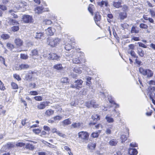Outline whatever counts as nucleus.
Wrapping results in <instances>:
<instances>
[{
  "label": "nucleus",
  "instance_id": "nucleus-24",
  "mask_svg": "<svg viewBox=\"0 0 155 155\" xmlns=\"http://www.w3.org/2000/svg\"><path fill=\"white\" fill-rule=\"evenodd\" d=\"M119 16L120 19H123L127 17V13L126 12H120Z\"/></svg>",
  "mask_w": 155,
  "mask_h": 155
},
{
  "label": "nucleus",
  "instance_id": "nucleus-30",
  "mask_svg": "<svg viewBox=\"0 0 155 155\" xmlns=\"http://www.w3.org/2000/svg\"><path fill=\"white\" fill-rule=\"evenodd\" d=\"M128 53L129 54H130L131 56L134 57V58H137V57L136 56V55L135 52L134 51L132 50H130V49H128Z\"/></svg>",
  "mask_w": 155,
  "mask_h": 155
},
{
  "label": "nucleus",
  "instance_id": "nucleus-57",
  "mask_svg": "<svg viewBox=\"0 0 155 155\" xmlns=\"http://www.w3.org/2000/svg\"><path fill=\"white\" fill-rule=\"evenodd\" d=\"M3 106L2 105H0V114H4L5 113V111L3 110Z\"/></svg>",
  "mask_w": 155,
  "mask_h": 155
},
{
  "label": "nucleus",
  "instance_id": "nucleus-47",
  "mask_svg": "<svg viewBox=\"0 0 155 155\" xmlns=\"http://www.w3.org/2000/svg\"><path fill=\"white\" fill-rule=\"evenodd\" d=\"M54 120L55 121L60 120L62 119V117L60 116H57L53 117Z\"/></svg>",
  "mask_w": 155,
  "mask_h": 155
},
{
  "label": "nucleus",
  "instance_id": "nucleus-7",
  "mask_svg": "<svg viewBox=\"0 0 155 155\" xmlns=\"http://www.w3.org/2000/svg\"><path fill=\"white\" fill-rule=\"evenodd\" d=\"M22 20L24 22L28 23L32 22L33 19L31 16L26 15H24Z\"/></svg>",
  "mask_w": 155,
  "mask_h": 155
},
{
  "label": "nucleus",
  "instance_id": "nucleus-37",
  "mask_svg": "<svg viewBox=\"0 0 155 155\" xmlns=\"http://www.w3.org/2000/svg\"><path fill=\"white\" fill-rule=\"evenodd\" d=\"M139 26L140 28L144 29H146L148 27V26L147 25L143 23H141Z\"/></svg>",
  "mask_w": 155,
  "mask_h": 155
},
{
  "label": "nucleus",
  "instance_id": "nucleus-43",
  "mask_svg": "<svg viewBox=\"0 0 155 155\" xmlns=\"http://www.w3.org/2000/svg\"><path fill=\"white\" fill-rule=\"evenodd\" d=\"M25 145V143L23 142H17L16 144V146L17 147H21Z\"/></svg>",
  "mask_w": 155,
  "mask_h": 155
},
{
  "label": "nucleus",
  "instance_id": "nucleus-45",
  "mask_svg": "<svg viewBox=\"0 0 155 155\" xmlns=\"http://www.w3.org/2000/svg\"><path fill=\"white\" fill-rule=\"evenodd\" d=\"M21 58L23 59H26L28 58V56L25 54H21L20 55Z\"/></svg>",
  "mask_w": 155,
  "mask_h": 155
},
{
  "label": "nucleus",
  "instance_id": "nucleus-54",
  "mask_svg": "<svg viewBox=\"0 0 155 155\" xmlns=\"http://www.w3.org/2000/svg\"><path fill=\"white\" fill-rule=\"evenodd\" d=\"M127 137L124 134L122 135L121 137V139L122 140V142H124L127 140Z\"/></svg>",
  "mask_w": 155,
  "mask_h": 155
},
{
  "label": "nucleus",
  "instance_id": "nucleus-61",
  "mask_svg": "<svg viewBox=\"0 0 155 155\" xmlns=\"http://www.w3.org/2000/svg\"><path fill=\"white\" fill-rule=\"evenodd\" d=\"M30 94L31 95H36L38 94V92L35 91H31Z\"/></svg>",
  "mask_w": 155,
  "mask_h": 155
},
{
  "label": "nucleus",
  "instance_id": "nucleus-64",
  "mask_svg": "<svg viewBox=\"0 0 155 155\" xmlns=\"http://www.w3.org/2000/svg\"><path fill=\"white\" fill-rule=\"evenodd\" d=\"M105 133L107 134H110L111 133V130L110 129V128H107Z\"/></svg>",
  "mask_w": 155,
  "mask_h": 155
},
{
  "label": "nucleus",
  "instance_id": "nucleus-25",
  "mask_svg": "<svg viewBox=\"0 0 155 155\" xmlns=\"http://www.w3.org/2000/svg\"><path fill=\"white\" fill-rule=\"evenodd\" d=\"M54 110L51 109L47 110L45 113V114L48 116H50L54 113Z\"/></svg>",
  "mask_w": 155,
  "mask_h": 155
},
{
  "label": "nucleus",
  "instance_id": "nucleus-14",
  "mask_svg": "<svg viewBox=\"0 0 155 155\" xmlns=\"http://www.w3.org/2000/svg\"><path fill=\"white\" fill-rule=\"evenodd\" d=\"M128 152L130 155H136L138 153L136 149L131 148L129 149Z\"/></svg>",
  "mask_w": 155,
  "mask_h": 155
},
{
  "label": "nucleus",
  "instance_id": "nucleus-12",
  "mask_svg": "<svg viewBox=\"0 0 155 155\" xmlns=\"http://www.w3.org/2000/svg\"><path fill=\"white\" fill-rule=\"evenodd\" d=\"M49 57L51 59L56 60H59L60 57L58 56L56 54L54 53L49 54Z\"/></svg>",
  "mask_w": 155,
  "mask_h": 155
},
{
  "label": "nucleus",
  "instance_id": "nucleus-33",
  "mask_svg": "<svg viewBox=\"0 0 155 155\" xmlns=\"http://www.w3.org/2000/svg\"><path fill=\"white\" fill-rule=\"evenodd\" d=\"M139 30L134 26H133L131 29V32L132 33H138L139 32Z\"/></svg>",
  "mask_w": 155,
  "mask_h": 155
},
{
  "label": "nucleus",
  "instance_id": "nucleus-56",
  "mask_svg": "<svg viewBox=\"0 0 155 155\" xmlns=\"http://www.w3.org/2000/svg\"><path fill=\"white\" fill-rule=\"evenodd\" d=\"M61 81L62 83H66L68 81V78H62L61 79Z\"/></svg>",
  "mask_w": 155,
  "mask_h": 155
},
{
  "label": "nucleus",
  "instance_id": "nucleus-5",
  "mask_svg": "<svg viewBox=\"0 0 155 155\" xmlns=\"http://www.w3.org/2000/svg\"><path fill=\"white\" fill-rule=\"evenodd\" d=\"M89 134L86 132L81 131L78 133V138L83 140H87L88 139Z\"/></svg>",
  "mask_w": 155,
  "mask_h": 155
},
{
  "label": "nucleus",
  "instance_id": "nucleus-52",
  "mask_svg": "<svg viewBox=\"0 0 155 155\" xmlns=\"http://www.w3.org/2000/svg\"><path fill=\"white\" fill-rule=\"evenodd\" d=\"M112 155H123L121 151L120 150H116Z\"/></svg>",
  "mask_w": 155,
  "mask_h": 155
},
{
  "label": "nucleus",
  "instance_id": "nucleus-11",
  "mask_svg": "<svg viewBox=\"0 0 155 155\" xmlns=\"http://www.w3.org/2000/svg\"><path fill=\"white\" fill-rule=\"evenodd\" d=\"M26 6V3L25 2H21L19 3L16 4L15 6V8L18 9H19L20 8H23L24 7Z\"/></svg>",
  "mask_w": 155,
  "mask_h": 155
},
{
  "label": "nucleus",
  "instance_id": "nucleus-6",
  "mask_svg": "<svg viewBox=\"0 0 155 155\" xmlns=\"http://www.w3.org/2000/svg\"><path fill=\"white\" fill-rule=\"evenodd\" d=\"M49 102L48 101L41 102L38 103L37 106V108L39 110H42L45 108L46 106L48 105Z\"/></svg>",
  "mask_w": 155,
  "mask_h": 155
},
{
  "label": "nucleus",
  "instance_id": "nucleus-50",
  "mask_svg": "<svg viewBox=\"0 0 155 155\" xmlns=\"http://www.w3.org/2000/svg\"><path fill=\"white\" fill-rule=\"evenodd\" d=\"M15 144L12 143H7V146L9 148H12L14 147Z\"/></svg>",
  "mask_w": 155,
  "mask_h": 155
},
{
  "label": "nucleus",
  "instance_id": "nucleus-63",
  "mask_svg": "<svg viewBox=\"0 0 155 155\" xmlns=\"http://www.w3.org/2000/svg\"><path fill=\"white\" fill-rule=\"evenodd\" d=\"M150 85H155V80H151L148 83Z\"/></svg>",
  "mask_w": 155,
  "mask_h": 155
},
{
  "label": "nucleus",
  "instance_id": "nucleus-38",
  "mask_svg": "<svg viewBox=\"0 0 155 155\" xmlns=\"http://www.w3.org/2000/svg\"><path fill=\"white\" fill-rule=\"evenodd\" d=\"M65 49L67 51H70L72 48V46L70 44H68L65 45L64 47Z\"/></svg>",
  "mask_w": 155,
  "mask_h": 155
},
{
  "label": "nucleus",
  "instance_id": "nucleus-58",
  "mask_svg": "<svg viewBox=\"0 0 155 155\" xmlns=\"http://www.w3.org/2000/svg\"><path fill=\"white\" fill-rule=\"evenodd\" d=\"M99 134L98 133H93L91 134L92 137L94 138L97 137H98Z\"/></svg>",
  "mask_w": 155,
  "mask_h": 155
},
{
  "label": "nucleus",
  "instance_id": "nucleus-55",
  "mask_svg": "<svg viewBox=\"0 0 155 155\" xmlns=\"http://www.w3.org/2000/svg\"><path fill=\"white\" fill-rule=\"evenodd\" d=\"M0 61L1 62L3 63V64L5 66H6V64H5V58L2 57V56H0Z\"/></svg>",
  "mask_w": 155,
  "mask_h": 155
},
{
  "label": "nucleus",
  "instance_id": "nucleus-2",
  "mask_svg": "<svg viewBox=\"0 0 155 155\" xmlns=\"http://www.w3.org/2000/svg\"><path fill=\"white\" fill-rule=\"evenodd\" d=\"M46 40L47 44L52 47L56 46L61 41V39L58 38L48 37L46 39Z\"/></svg>",
  "mask_w": 155,
  "mask_h": 155
},
{
  "label": "nucleus",
  "instance_id": "nucleus-49",
  "mask_svg": "<svg viewBox=\"0 0 155 155\" xmlns=\"http://www.w3.org/2000/svg\"><path fill=\"white\" fill-rule=\"evenodd\" d=\"M149 12L152 17L153 18L155 17V11L152 10L150 9Z\"/></svg>",
  "mask_w": 155,
  "mask_h": 155
},
{
  "label": "nucleus",
  "instance_id": "nucleus-53",
  "mask_svg": "<svg viewBox=\"0 0 155 155\" xmlns=\"http://www.w3.org/2000/svg\"><path fill=\"white\" fill-rule=\"evenodd\" d=\"M33 132L36 134H39L41 132V130L38 128L33 129Z\"/></svg>",
  "mask_w": 155,
  "mask_h": 155
},
{
  "label": "nucleus",
  "instance_id": "nucleus-17",
  "mask_svg": "<svg viewBox=\"0 0 155 155\" xmlns=\"http://www.w3.org/2000/svg\"><path fill=\"white\" fill-rule=\"evenodd\" d=\"M35 37L37 39H40L44 37V33L39 32L36 33Z\"/></svg>",
  "mask_w": 155,
  "mask_h": 155
},
{
  "label": "nucleus",
  "instance_id": "nucleus-15",
  "mask_svg": "<svg viewBox=\"0 0 155 155\" xmlns=\"http://www.w3.org/2000/svg\"><path fill=\"white\" fill-rule=\"evenodd\" d=\"M25 148L26 149L33 150L35 149L34 146L32 144L30 143H27L25 144Z\"/></svg>",
  "mask_w": 155,
  "mask_h": 155
},
{
  "label": "nucleus",
  "instance_id": "nucleus-21",
  "mask_svg": "<svg viewBox=\"0 0 155 155\" xmlns=\"http://www.w3.org/2000/svg\"><path fill=\"white\" fill-rule=\"evenodd\" d=\"M81 67H75L73 69V71L75 73L78 74H81L82 72Z\"/></svg>",
  "mask_w": 155,
  "mask_h": 155
},
{
  "label": "nucleus",
  "instance_id": "nucleus-60",
  "mask_svg": "<svg viewBox=\"0 0 155 155\" xmlns=\"http://www.w3.org/2000/svg\"><path fill=\"white\" fill-rule=\"evenodd\" d=\"M138 44L140 47H142L144 48H147V46L142 42H138Z\"/></svg>",
  "mask_w": 155,
  "mask_h": 155
},
{
  "label": "nucleus",
  "instance_id": "nucleus-26",
  "mask_svg": "<svg viewBox=\"0 0 155 155\" xmlns=\"http://www.w3.org/2000/svg\"><path fill=\"white\" fill-rule=\"evenodd\" d=\"M92 119L94 120L97 121L100 120V117L99 115L94 114L91 117Z\"/></svg>",
  "mask_w": 155,
  "mask_h": 155
},
{
  "label": "nucleus",
  "instance_id": "nucleus-32",
  "mask_svg": "<svg viewBox=\"0 0 155 155\" xmlns=\"http://www.w3.org/2000/svg\"><path fill=\"white\" fill-rule=\"evenodd\" d=\"M81 124L80 123H74L72 124L71 126L74 128H78L81 127Z\"/></svg>",
  "mask_w": 155,
  "mask_h": 155
},
{
  "label": "nucleus",
  "instance_id": "nucleus-3",
  "mask_svg": "<svg viewBox=\"0 0 155 155\" xmlns=\"http://www.w3.org/2000/svg\"><path fill=\"white\" fill-rule=\"evenodd\" d=\"M139 71L140 73L144 76L146 77L147 78H150L152 77L153 75V71L149 69H144L142 68L139 69Z\"/></svg>",
  "mask_w": 155,
  "mask_h": 155
},
{
  "label": "nucleus",
  "instance_id": "nucleus-28",
  "mask_svg": "<svg viewBox=\"0 0 155 155\" xmlns=\"http://www.w3.org/2000/svg\"><path fill=\"white\" fill-rule=\"evenodd\" d=\"M62 123L63 124V125L64 126L70 124L71 122L69 119H68L63 121Z\"/></svg>",
  "mask_w": 155,
  "mask_h": 155
},
{
  "label": "nucleus",
  "instance_id": "nucleus-9",
  "mask_svg": "<svg viewBox=\"0 0 155 155\" xmlns=\"http://www.w3.org/2000/svg\"><path fill=\"white\" fill-rule=\"evenodd\" d=\"M46 33L48 35L52 36L54 34L55 30L53 27H50L45 30Z\"/></svg>",
  "mask_w": 155,
  "mask_h": 155
},
{
  "label": "nucleus",
  "instance_id": "nucleus-35",
  "mask_svg": "<svg viewBox=\"0 0 155 155\" xmlns=\"http://www.w3.org/2000/svg\"><path fill=\"white\" fill-rule=\"evenodd\" d=\"M21 69H27L29 67V66L28 64H22L20 65Z\"/></svg>",
  "mask_w": 155,
  "mask_h": 155
},
{
  "label": "nucleus",
  "instance_id": "nucleus-18",
  "mask_svg": "<svg viewBox=\"0 0 155 155\" xmlns=\"http://www.w3.org/2000/svg\"><path fill=\"white\" fill-rule=\"evenodd\" d=\"M121 3L120 2H113V6L117 8H119L121 7Z\"/></svg>",
  "mask_w": 155,
  "mask_h": 155
},
{
  "label": "nucleus",
  "instance_id": "nucleus-51",
  "mask_svg": "<svg viewBox=\"0 0 155 155\" xmlns=\"http://www.w3.org/2000/svg\"><path fill=\"white\" fill-rule=\"evenodd\" d=\"M5 89V87L4 86L3 84L0 80V89L1 90L4 91Z\"/></svg>",
  "mask_w": 155,
  "mask_h": 155
},
{
  "label": "nucleus",
  "instance_id": "nucleus-48",
  "mask_svg": "<svg viewBox=\"0 0 155 155\" xmlns=\"http://www.w3.org/2000/svg\"><path fill=\"white\" fill-rule=\"evenodd\" d=\"M93 5H92L91 4H90L89 5V7L88 8V11L92 15H93V12H92V7H93Z\"/></svg>",
  "mask_w": 155,
  "mask_h": 155
},
{
  "label": "nucleus",
  "instance_id": "nucleus-13",
  "mask_svg": "<svg viewBox=\"0 0 155 155\" xmlns=\"http://www.w3.org/2000/svg\"><path fill=\"white\" fill-rule=\"evenodd\" d=\"M15 43L18 47L21 46L23 43V41L20 38H17L15 40Z\"/></svg>",
  "mask_w": 155,
  "mask_h": 155
},
{
  "label": "nucleus",
  "instance_id": "nucleus-1",
  "mask_svg": "<svg viewBox=\"0 0 155 155\" xmlns=\"http://www.w3.org/2000/svg\"><path fill=\"white\" fill-rule=\"evenodd\" d=\"M66 55L70 58H72L75 56L72 60L73 63L74 64H79L80 62V60L79 58L80 54L76 51H74L72 50L70 53L66 52Z\"/></svg>",
  "mask_w": 155,
  "mask_h": 155
},
{
  "label": "nucleus",
  "instance_id": "nucleus-42",
  "mask_svg": "<svg viewBox=\"0 0 155 155\" xmlns=\"http://www.w3.org/2000/svg\"><path fill=\"white\" fill-rule=\"evenodd\" d=\"M91 101L92 107L94 108L97 107L98 106V104H96V103L94 101Z\"/></svg>",
  "mask_w": 155,
  "mask_h": 155
},
{
  "label": "nucleus",
  "instance_id": "nucleus-62",
  "mask_svg": "<svg viewBox=\"0 0 155 155\" xmlns=\"http://www.w3.org/2000/svg\"><path fill=\"white\" fill-rule=\"evenodd\" d=\"M43 128L44 130L48 132L50 130V128L47 126H44Z\"/></svg>",
  "mask_w": 155,
  "mask_h": 155
},
{
  "label": "nucleus",
  "instance_id": "nucleus-46",
  "mask_svg": "<svg viewBox=\"0 0 155 155\" xmlns=\"http://www.w3.org/2000/svg\"><path fill=\"white\" fill-rule=\"evenodd\" d=\"M11 85L13 89H16L18 88V85L14 82L12 83Z\"/></svg>",
  "mask_w": 155,
  "mask_h": 155
},
{
  "label": "nucleus",
  "instance_id": "nucleus-29",
  "mask_svg": "<svg viewBox=\"0 0 155 155\" xmlns=\"http://www.w3.org/2000/svg\"><path fill=\"white\" fill-rule=\"evenodd\" d=\"M96 143H89L88 147L90 149H94L96 147Z\"/></svg>",
  "mask_w": 155,
  "mask_h": 155
},
{
  "label": "nucleus",
  "instance_id": "nucleus-10",
  "mask_svg": "<svg viewBox=\"0 0 155 155\" xmlns=\"http://www.w3.org/2000/svg\"><path fill=\"white\" fill-rule=\"evenodd\" d=\"M101 19V16L100 15L99 13L98 12H96L95 13V16L94 17V19L96 24L98 25L97 22L99 21Z\"/></svg>",
  "mask_w": 155,
  "mask_h": 155
},
{
  "label": "nucleus",
  "instance_id": "nucleus-4",
  "mask_svg": "<svg viewBox=\"0 0 155 155\" xmlns=\"http://www.w3.org/2000/svg\"><path fill=\"white\" fill-rule=\"evenodd\" d=\"M83 83V81L81 79L78 80L74 82V84H71L70 86V87L75 88L79 89L81 87V85Z\"/></svg>",
  "mask_w": 155,
  "mask_h": 155
},
{
  "label": "nucleus",
  "instance_id": "nucleus-16",
  "mask_svg": "<svg viewBox=\"0 0 155 155\" xmlns=\"http://www.w3.org/2000/svg\"><path fill=\"white\" fill-rule=\"evenodd\" d=\"M118 142V141L116 139H112L109 141V143L110 146H115L117 145Z\"/></svg>",
  "mask_w": 155,
  "mask_h": 155
},
{
  "label": "nucleus",
  "instance_id": "nucleus-27",
  "mask_svg": "<svg viewBox=\"0 0 155 155\" xmlns=\"http://www.w3.org/2000/svg\"><path fill=\"white\" fill-rule=\"evenodd\" d=\"M54 68L58 70H61L63 69V67H62L61 64H59L55 65L54 66Z\"/></svg>",
  "mask_w": 155,
  "mask_h": 155
},
{
  "label": "nucleus",
  "instance_id": "nucleus-31",
  "mask_svg": "<svg viewBox=\"0 0 155 155\" xmlns=\"http://www.w3.org/2000/svg\"><path fill=\"white\" fill-rule=\"evenodd\" d=\"M9 22L10 24L12 25H17L18 24L16 20L12 19H10Z\"/></svg>",
  "mask_w": 155,
  "mask_h": 155
},
{
  "label": "nucleus",
  "instance_id": "nucleus-41",
  "mask_svg": "<svg viewBox=\"0 0 155 155\" xmlns=\"http://www.w3.org/2000/svg\"><path fill=\"white\" fill-rule=\"evenodd\" d=\"M87 82L86 83V84L88 86H90L91 84V77H89L87 78Z\"/></svg>",
  "mask_w": 155,
  "mask_h": 155
},
{
  "label": "nucleus",
  "instance_id": "nucleus-39",
  "mask_svg": "<svg viewBox=\"0 0 155 155\" xmlns=\"http://www.w3.org/2000/svg\"><path fill=\"white\" fill-rule=\"evenodd\" d=\"M7 47L11 50H12L14 48V46L12 44L9 43H7Z\"/></svg>",
  "mask_w": 155,
  "mask_h": 155
},
{
  "label": "nucleus",
  "instance_id": "nucleus-23",
  "mask_svg": "<svg viewBox=\"0 0 155 155\" xmlns=\"http://www.w3.org/2000/svg\"><path fill=\"white\" fill-rule=\"evenodd\" d=\"M30 55L33 57L34 56L38 55V51L36 49H34L31 51Z\"/></svg>",
  "mask_w": 155,
  "mask_h": 155
},
{
  "label": "nucleus",
  "instance_id": "nucleus-34",
  "mask_svg": "<svg viewBox=\"0 0 155 155\" xmlns=\"http://www.w3.org/2000/svg\"><path fill=\"white\" fill-rule=\"evenodd\" d=\"M44 24L48 25H50L52 23V21L50 20L46 19L43 21Z\"/></svg>",
  "mask_w": 155,
  "mask_h": 155
},
{
  "label": "nucleus",
  "instance_id": "nucleus-22",
  "mask_svg": "<svg viewBox=\"0 0 155 155\" xmlns=\"http://www.w3.org/2000/svg\"><path fill=\"white\" fill-rule=\"evenodd\" d=\"M137 53L140 56L143 57L144 56V52L141 48H137Z\"/></svg>",
  "mask_w": 155,
  "mask_h": 155
},
{
  "label": "nucleus",
  "instance_id": "nucleus-8",
  "mask_svg": "<svg viewBox=\"0 0 155 155\" xmlns=\"http://www.w3.org/2000/svg\"><path fill=\"white\" fill-rule=\"evenodd\" d=\"M35 13L40 14L41 13L43 12L48 11L49 9L48 8L45 10L42 6H38L35 9Z\"/></svg>",
  "mask_w": 155,
  "mask_h": 155
},
{
  "label": "nucleus",
  "instance_id": "nucleus-36",
  "mask_svg": "<svg viewBox=\"0 0 155 155\" xmlns=\"http://www.w3.org/2000/svg\"><path fill=\"white\" fill-rule=\"evenodd\" d=\"M1 38L4 40H6L8 39L9 38V35L7 34H2L1 36Z\"/></svg>",
  "mask_w": 155,
  "mask_h": 155
},
{
  "label": "nucleus",
  "instance_id": "nucleus-19",
  "mask_svg": "<svg viewBox=\"0 0 155 155\" xmlns=\"http://www.w3.org/2000/svg\"><path fill=\"white\" fill-rule=\"evenodd\" d=\"M98 4L101 7H103L104 5L107 7L108 5V3L106 1H102L101 2H98Z\"/></svg>",
  "mask_w": 155,
  "mask_h": 155
},
{
  "label": "nucleus",
  "instance_id": "nucleus-59",
  "mask_svg": "<svg viewBox=\"0 0 155 155\" xmlns=\"http://www.w3.org/2000/svg\"><path fill=\"white\" fill-rule=\"evenodd\" d=\"M13 76L14 78L18 81H19L21 80V78H20L19 75L17 74H14Z\"/></svg>",
  "mask_w": 155,
  "mask_h": 155
},
{
  "label": "nucleus",
  "instance_id": "nucleus-44",
  "mask_svg": "<svg viewBox=\"0 0 155 155\" xmlns=\"http://www.w3.org/2000/svg\"><path fill=\"white\" fill-rule=\"evenodd\" d=\"M19 29V27L18 26H14L12 27V30L15 32L18 31Z\"/></svg>",
  "mask_w": 155,
  "mask_h": 155
},
{
  "label": "nucleus",
  "instance_id": "nucleus-40",
  "mask_svg": "<svg viewBox=\"0 0 155 155\" xmlns=\"http://www.w3.org/2000/svg\"><path fill=\"white\" fill-rule=\"evenodd\" d=\"M34 99L37 101H41L42 100V97L40 96H35L34 97Z\"/></svg>",
  "mask_w": 155,
  "mask_h": 155
},
{
  "label": "nucleus",
  "instance_id": "nucleus-20",
  "mask_svg": "<svg viewBox=\"0 0 155 155\" xmlns=\"http://www.w3.org/2000/svg\"><path fill=\"white\" fill-rule=\"evenodd\" d=\"M105 119L106 120L107 122L108 123H112L114 122V119L108 115H107L106 116Z\"/></svg>",
  "mask_w": 155,
  "mask_h": 155
}]
</instances>
